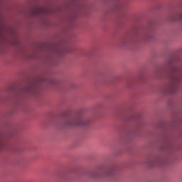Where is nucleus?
Instances as JSON below:
<instances>
[{
  "instance_id": "nucleus-3",
  "label": "nucleus",
  "mask_w": 182,
  "mask_h": 182,
  "mask_svg": "<svg viewBox=\"0 0 182 182\" xmlns=\"http://www.w3.org/2000/svg\"><path fill=\"white\" fill-rule=\"evenodd\" d=\"M151 166H164L163 160L158 159L155 162L151 164Z\"/></svg>"
},
{
  "instance_id": "nucleus-5",
  "label": "nucleus",
  "mask_w": 182,
  "mask_h": 182,
  "mask_svg": "<svg viewBox=\"0 0 182 182\" xmlns=\"http://www.w3.org/2000/svg\"><path fill=\"white\" fill-rule=\"evenodd\" d=\"M24 92H27L28 93L32 92V87H26V88L24 90Z\"/></svg>"
},
{
  "instance_id": "nucleus-2",
  "label": "nucleus",
  "mask_w": 182,
  "mask_h": 182,
  "mask_svg": "<svg viewBox=\"0 0 182 182\" xmlns=\"http://www.w3.org/2000/svg\"><path fill=\"white\" fill-rule=\"evenodd\" d=\"M90 123V121L83 118L82 117H78L75 118H70L65 122V126L73 127L77 126L78 127H85Z\"/></svg>"
},
{
  "instance_id": "nucleus-1",
  "label": "nucleus",
  "mask_w": 182,
  "mask_h": 182,
  "mask_svg": "<svg viewBox=\"0 0 182 182\" xmlns=\"http://www.w3.org/2000/svg\"><path fill=\"white\" fill-rule=\"evenodd\" d=\"M166 67L169 70V80L171 82V87L168 92L174 95L178 91V85L182 82V65L177 66L173 60H170L168 61Z\"/></svg>"
},
{
  "instance_id": "nucleus-4",
  "label": "nucleus",
  "mask_w": 182,
  "mask_h": 182,
  "mask_svg": "<svg viewBox=\"0 0 182 182\" xmlns=\"http://www.w3.org/2000/svg\"><path fill=\"white\" fill-rule=\"evenodd\" d=\"M114 174V171L113 169H109L105 172V176L107 177H112Z\"/></svg>"
}]
</instances>
